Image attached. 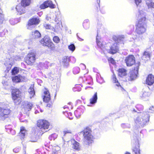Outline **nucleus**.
<instances>
[{
	"label": "nucleus",
	"instance_id": "obj_1",
	"mask_svg": "<svg viewBox=\"0 0 154 154\" xmlns=\"http://www.w3.org/2000/svg\"><path fill=\"white\" fill-rule=\"evenodd\" d=\"M140 13L138 15V22L136 25V32L138 34H142L146 30V13Z\"/></svg>",
	"mask_w": 154,
	"mask_h": 154
},
{
	"label": "nucleus",
	"instance_id": "obj_2",
	"mask_svg": "<svg viewBox=\"0 0 154 154\" xmlns=\"http://www.w3.org/2000/svg\"><path fill=\"white\" fill-rule=\"evenodd\" d=\"M124 35L114 36L113 37V39L115 41L114 43L110 48L109 52L112 54H114L117 52L119 51V44H124L123 39Z\"/></svg>",
	"mask_w": 154,
	"mask_h": 154
},
{
	"label": "nucleus",
	"instance_id": "obj_3",
	"mask_svg": "<svg viewBox=\"0 0 154 154\" xmlns=\"http://www.w3.org/2000/svg\"><path fill=\"white\" fill-rule=\"evenodd\" d=\"M149 120V116L148 114H142L138 116L135 120L137 125L139 127H143Z\"/></svg>",
	"mask_w": 154,
	"mask_h": 154
},
{
	"label": "nucleus",
	"instance_id": "obj_4",
	"mask_svg": "<svg viewBox=\"0 0 154 154\" xmlns=\"http://www.w3.org/2000/svg\"><path fill=\"white\" fill-rule=\"evenodd\" d=\"M83 132L84 141L86 144L89 145L92 143L94 139L91 130L89 127H87L84 129Z\"/></svg>",
	"mask_w": 154,
	"mask_h": 154
},
{
	"label": "nucleus",
	"instance_id": "obj_5",
	"mask_svg": "<svg viewBox=\"0 0 154 154\" xmlns=\"http://www.w3.org/2000/svg\"><path fill=\"white\" fill-rule=\"evenodd\" d=\"M140 63L139 62H137L135 64L136 67L133 70L130 71L128 75L126 77V80L132 81L135 79L137 77V74L138 73V71L139 69V66L140 65Z\"/></svg>",
	"mask_w": 154,
	"mask_h": 154
},
{
	"label": "nucleus",
	"instance_id": "obj_6",
	"mask_svg": "<svg viewBox=\"0 0 154 154\" xmlns=\"http://www.w3.org/2000/svg\"><path fill=\"white\" fill-rule=\"evenodd\" d=\"M12 94V98L15 103L16 105L20 104L21 102V93L20 91L17 89L13 90Z\"/></svg>",
	"mask_w": 154,
	"mask_h": 154
},
{
	"label": "nucleus",
	"instance_id": "obj_7",
	"mask_svg": "<svg viewBox=\"0 0 154 154\" xmlns=\"http://www.w3.org/2000/svg\"><path fill=\"white\" fill-rule=\"evenodd\" d=\"M50 124L46 120H38L37 123V126L42 132H45L48 131Z\"/></svg>",
	"mask_w": 154,
	"mask_h": 154
},
{
	"label": "nucleus",
	"instance_id": "obj_8",
	"mask_svg": "<svg viewBox=\"0 0 154 154\" xmlns=\"http://www.w3.org/2000/svg\"><path fill=\"white\" fill-rule=\"evenodd\" d=\"M36 55V53L34 52H31L29 53L26 58V63L29 65H32L35 62Z\"/></svg>",
	"mask_w": 154,
	"mask_h": 154
},
{
	"label": "nucleus",
	"instance_id": "obj_9",
	"mask_svg": "<svg viewBox=\"0 0 154 154\" xmlns=\"http://www.w3.org/2000/svg\"><path fill=\"white\" fill-rule=\"evenodd\" d=\"M11 112V110L8 108L0 107V118L4 120L8 118Z\"/></svg>",
	"mask_w": 154,
	"mask_h": 154
},
{
	"label": "nucleus",
	"instance_id": "obj_10",
	"mask_svg": "<svg viewBox=\"0 0 154 154\" xmlns=\"http://www.w3.org/2000/svg\"><path fill=\"white\" fill-rule=\"evenodd\" d=\"M40 42L43 46H47L48 47L52 46V43L50 38L47 36H46L40 41Z\"/></svg>",
	"mask_w": 154,
	"mask_h": 154
},
{
	"label": "nucleus",
	"instance_id": "obj_11",
	"mask_svg": "<svg viewBox=\"0 0 154 154\" xmlns=\"http://www.w3.org/2000/svg\"><path fill=\"white\" fill-rule=\"evenodd\" d=\"M125 61L127 66H131L135 63V58L133 55H130L126 57Z\"/></svg>",
	"mask_w": 154,
	"mask_h": 154
},
{
	"label": "nucleus",
	"instance_id": "obj_12",
	"mask_svg": "<svg viewBox=\"0 0 154 154\" xmlns=\"http://www.w3.org/2000/svg\"><path fill=\"white\" fill-rule=\"evenodd\" d=\"M12 79L13 81L15 82H24L27 80V79L25 77L20 75H18L13 77Z\"/></svg>",
	"mask_w": 154,
	"mask_h": 154
},
{
	"label": "nucleus",
	"instance_id": "obj_13",
	"mask_svg": "<svg viewBox=\"0 0 154 154\" xmlns=\"http://www.w3.org/2000/svg\"><path fill=\"white\" fill-rule=\"evenodd\" d=\"M135 3L137 7L139 10V14L140 13H145L143 11L144 7L142 5L141 0H134Z\"/></svg>",
	"mask_w": 154,
	"mask_h": 154
},
{
	"label": "nucleus",
	"instance_id": "obj_14",
	"mask_svg": "<svg viewBox=\"0 0 154 154\" xmlns=\"http://www.w3.org/2000/svg\"><path fill=\"white\" fill-rule=\"evenodd\" d=\"M33 105L32 103L29 102H25L23 104V109L25 112H27L30 110L32 109Z\"/></svg>",
	"mask_w": 154,
	"mask_h": 154
},
{
	"label": "nucleus",
	"instance_id": "obj_15",
	"mask_svg": "<svg viewBox=\"0 0 154 154\" xmlns=\"http://www.w3.org/2000/svg\"><path fill=\"white\" fill-rule=\"evenodd\" d=\"M25 7L23 6L22 4H18L16 7V9L18 12V13L20 15L25 13Z\"/></svg>",
	"mask_w": 154,
	"mask_h": 154
},
{
	"label": "nucleus",
	"instance_id": "obj_16",
	"mask_svg": "<svg viewBox=\"0 0 154 154\" xmlns=\"http://www.w3.org/2000/svg\"><path fill=\"white\" fill-rule=\"evenodd\" d=\"M43 100L46 103H48L51 100L50 94L48 90L44 92Z\"/></svg>",
	"mask_w": 154,
	"mask_h": 154
},
{
	"label": "nucleus",
	"instance_id": "obj_17",
	"mask_svg": "<svg viewBox=\"0 0 154 154\" xmlns=\"http://www.w3.org/2000/svg\"><path fill=\"white\" fill-rule=\"evenodd\" d=\"M154 83V76L152 75H149L146 79V84L151 85Z\"/></svg>",
	"mask_w": 154,
	"mask_h": 154
},
{
	"label": "nucleus",
	"instance_id": "obj_18",
	"mask_svg": "<svg viewBox=\"0 0 154 154\" xmlns=\"http://www.w3.org/2000/svg\"><path fill=\"white\" fill-rule=\"evenodd\" d=\"M96 41L98 47L101 49L104 52H106V51L107 50L106 46L102 44V42L99 40L98 38V37H97V36L96 38Z\"/></svg>",
	"mask_w": 154,
	"mask_h": 154
},
{
	"label": "nucleus",
	"instance_id": "obj_19",
	"mask_svg": "<svg viewBox=\"0 0 154 154\" xmlns=\"http://www.w3.org/2000/svg\"><path fill=\"white\" fill-rule=\"evenodd\" d=\"M12 126L11 125H6L5 126V129L7 131L12 135H14L15 134V131L12 129Z\"/></svg>",
	"mask_w": 154,
	"mask_h": 154
},
{
	"label": "nucleus",
	"instance_id": "obj_20",
	"mask_svg": "<svg viewBox=\"0 0 154 154\" xmlns=\"http://www.w3.org/2000/svg\"><path fill=\"white\" fill-rule=\"evenodd\" d=\"M40 20L38 19L37 18H33L30 20L28 23V25L29 26L33 25H36L39 23Z\"/></svg>",
	"mask_w": 154,
	"mask_h": 154
},
{
	"label": "nucleus",
	"instance_id": "obj_21",
	"mask_svg": "<svg viewBox=\"0 0 154 154\" xmlns=\"http://www.w3.org/2000/svg\"><path fill=\"white\" fill-rule=\"evenodd\" d=\"M84 112V110L81 107L78 108L74 112V114L77 118H79Z\"/></svg>",
	"mask_w": 154,
	"mask_h": 154
},
{
	"label": "nucleus",
	"instance_id": "obj_22",
	"mask_svg": "<svg viewBox=\"0 0 154 154\" xmlns=\"http://www.w3.org/2000/svg\"><path fill=\"white\" fill-rule=\"evenodd\" d=\"M150 52L149 51H145L144 52L142 57V59L144 60H148L150 59Z\"/></svg>",
	"mask_w": 154,
	"mask_h": 154
},
{
	"label": "nucleus",
	"instance_id": "obj_23",
	"mask_svg": "<svg viewBox=\"0 0 154 154\" xmlns=\"http://www.w3.org/2000/svg\"><path fill=\"white\" fill-rule=\"evenodd\" d=\"M97 93L96 92L93 96L90 99V103L91 104H95L97 102Z\"/></svg>",
	"mask_w": 154,
	"mask_h": 154
},
{
	"label": "nucleus",
	"instance_id": "obj_24",
	"mask_svg": "<svg viewBox=\"0 0 154 154\" xmlns=\"http://www.w3.org/2000/svg\"><path fill=\"white\" fill-rule=\"evenodd\" d=\"M97 37H98V34L100 33H103L105 30V29L102 24H98L97 26Z\"/></svg>",
	"mask_w": 154,
	"mask_h": 154
},
{
	"label": "nucleus",
	"instance_id": "obj_25",
	"mask_svg": "<svg viewBox=\"0 0 154 154\" xmlns=\"http://www.w3.org/2000/svg\"><path fill=\"white\" fill-rule=\"evenodd\" d=\"M146 3L148 9L154 8V1L151 0H147Z\"/></svg>",
	"mask_w": 154,
	"mask_h": 154
},
{
	"label": "nucleus",
	"instance_id": "obj_26",
	"mask_svg": "<svg viewBox=\"0 0 154 154\" xmlns=\"http://www.w3.org/2000/svg\"><path fill=\"white\" fill-rule=\"evenodd\" d=\"M126 70L124 69H119L118 70L119 75L121 77H123L127 74Z\"/></svg>",
	"mask_w": 154,
	"mask_h": 154
},
{
	"label": "nucleus",
	"instance_id": "obj_27",
	"mask_svg": "<svg viewBox=\"0 0 154 154\" xmlns=\"http://www.w3.org/2000/svg\"><path fill=\"white\" fill-rule=\"evenodd\" d=\"M28 92L30 94V98H32L35 95V92L33 85H31L29 88Z\"/></svg>",
	"mask_w": 154,
	"mask_h": 154
},
{
	"label": "nucleus",
	"instance_id": "obj_28",
	"mask_svg": "<svg viewBox=\"0 0 154 154\" xmlns=\"http://www.w3.org/2000/svg\"><path fill=\"white\" fill-rule=\"evenodd\" d=\"M83 26L84 28L86 29H88L89 28L90 23L89 20L88 19L85 20L83 23Z\"/></svg>",
	"mask_w": 154,
	"mask_h": 154
},
{
	"label": "nucleus",
	"instance_id": "obj_29",
	"mask_svg": "<svg viewBox=\"0 0 154 154\" xmlns=\"http://www.w3.org/2000/svg\"><path fill=\"white\" fill-rule=\"evenodd\" d=\"M136 108L138 111H137L135 109H134L133 111L135 112H137L138 113L140 112V111H142L143 109V106L141 104L137 105L136 106Z\"/></svg>",
	"mask_w": 154,
	"mask_h": 154
},
{
	"label": "nucleus",
	"instance_id": "obj_30",
	"mask_svg": "<svg viewBox=\"0 0 154 154\" xmlns=\"http://www.w3.org/2000/svg\"><path fill=\"white\" fill-rule=\"evenodd\" d=\"M150 95V93L149 92L143 91L140 95V97L143 99H146V97H149Z\"/></svg>",
	"mask_w": 154,
	"mask_h": 154
},
{
	"label": "nucleus",
	"instance_id": "obj_31",
	"mask_svg": "<svg viewBox=\"0 0 154 154\" xmlns=\"http://www.w3.org/2000/svg\"><path fill=\"white\" fill-rule=\"evenodd\" d=\"M112 79L113 82L115 83H116V86H117L118 87H120V88H121V89H123V88L122 87L121 85L119 83L117 80L116 79V75L114 74H113L112 75Z\"/></svg>",
	"mask_w": 154,
	"mask_h": 154
},
{
	"label": "nucleus",
	"instance_id": "obj_32",
	"mask_svg": "<svg viewBox=\"0 0 154 154\" xmlns=\"http://www.w3.org/2000/svg\"><path fill=\"white\" fill-rule=\"evenodd\" d=\"M46 2L47 5V7H49L52 9L54 8H56L55 5L53 4L51 1L47 0Z\"/></svg>",
	"mask_w": 154,
	"mask_h": 154
},
{
	"label": "nucleus",
	"instance_id": "obj_33",
	"mask_svg": "<svg viewBox=\"0 0 154 154\" xmlns=\"http://www.w3.org/2000/svg\"><path fill=\"white\" fill-rule=\"evenodd\" d=\"M30 2V0H22L21 4L25 7L29 5Z\"/></svg>",
	"mask_w": 154,
	"mask_h": 154
},
{
	"label": "nucleus",
	"instance_id": "obj_34",
	"mask_svg": "<svg viewBox=\"0 0 154 154\" xmlns=\"http://www.w3.org/2000/svg\"><path fill=\"white\" fill-rule=\"evenodd\" d=\"M32 35L34 38H38L41 37L40 33L37 30H35L34 32H32Z\"/></svg>",
	"mask_w": 154,
	"mask_h": 154
},
{
	"label": "nucleus",
	"instance_id": "obj_35",
	"mask_svg": "<svg viewBox=\"0 0 154 154\" xmlns=\"http://www.w3.org/2000/svg\"><path fill=\"white\" fill-rule=\"evenodd\" d=\"M60 148L58 146H57L53 149L52 154H59L60 153Z\"/></svg>",
	"mask_w": 154,
	"mask_h": 154
},
{
	"label": "nucleus",
	"instance_id": "obj_36",
	"mask_svg": "<svg viewBox=\"0 0 154 154\" xmlns=\"http://www.w3.org/2000/svg\"><path fill=\"white\" fill-rule=\"evenodd\" d=\"M75 142L73 144L72 148L75 150H78L79 149V145L78 142L73 140Z\"/></svg>",
	"mask_w": 154,
	"mask_h": 154
},
{
	"label": "nucleus",
	"instance_id": "obj_37",
	"mask_svg": "<svg viewBox=\"0 0 154 154\" xmlns=\"http://www.w3.org/2000/svg\"><path fill=\"white\" fill-rule=\"evenodd\" d=\"M140 150L138 145L134 148L133 149V151L134 153V154H140Z\"/></svg>",
	"mask_w": 154,
	"mask_h": 154
},
{
	"label": "nucleus",
	"instance_id": "obj_38",
	"mask_svg": "<svg viewBox=\"0 0 154 154\" xmlns=\"http://www.w3.org/2000/svg\"><path fill=\"white\" fill-rule=\"evenodd\" d=\"M69 60L67 57H65L63 58L62 62L64 63V65L67 66L69 65Z\"/></svg>",
	"mask_w": 154,
	"mask_h": 154
},
{
	"label": "nucleus",
	"instance_id": "obj_39",
	"mask_svg": "<svg viewBox=\"0 0 154 154\" xmlns=\"http://www.w3.org/2000/svg\"><path fill=\"white\" fill-rule=\"evenodd\" d=\"M2 83L5 86V88L6 89L9 88L10 87V83L8 82L3 81Z\"/></svg>",
	"mask_w": 154,
	"mask_h": 154
},
{
	"label": "nucleus",
	"instance_id": "obj_40",
	"mask_svg": "<svg viewBox=\"0 0 154 154\" xmlns=\"http://www.w3.org/2000/svg\"><path fill=\"white\" fill-rule=\"evenodd\" d=\"M26 132L25 128L23 127L20 128V132L21 133V136L23 137V138L25 136Z\"/></svg>",
	"mask_w": 154,
	"mask_h": 154
},
{
	"label": "nucleus",
	"instance_id": "obj_41",
	"mask_svg": "<svg viewBox=\"0 0 154 154\" xmlns=\"http://www.w3.org/2000/svg\"><path fill=\"white\" fill-rule=\"evenodd\" d=\"M80 71V68L78 67H75L73 69V72L74 74H78L79 72Z\"/></svg>",
	"mask_w": 154,
	"mask_h": 154
},
{
	"label": "nucleus",
	"instance_id": "obj_42",
	"mask_svg": "<svg viewBox=\"0 0 154 154\" xmlns=\"http://www.w3.org/2000/svg\"><path fill=\"white\" fill-rule=\"evenodd\" d=\"M57 135L55 133H54L50 135L48 138L50 140H54L57 137Z\"/></svg>",
	"mask_w": 154,
	"mask_h": 154
},
{
	"label": "nucleus",
	"instance_id": "obj_43",
	"mask_svg": "<svg viewBox=\"0 0 154 154\" xmlns=\"http://www.w3.org/2000/svg\"><path fill=\"white\" fill-rule=\"evenodd\" d=\"M63 137H62V138L63 140H64V138H65V137L66 135L67 134H71L72 131L70 130H64L63 132Z\"/></svg>",
	"mask_w": 154,
	"mask_h": 154
},
{
	"label": "nucleus",
	"instance_id": "obj_44",
	"mask_svg": "<svg viewBox=\"0 0 154 154\" xmlns=\"http://www.w3.org/2000/svg\"><path fill=\"white\" fill-rule=\"evenodd\" d=\"M60 17V14L59 12L55 14V22H57L59 21V17Z\"/></svg>",
	"mask_w": 154,
	"mask_h": 154
},
{
	"label": "nucleus",
	"instance_id": "obj_45",
	"mask_svg": "<svg viewBox=\"0 0 154 154\" xmlns=\"http://www.w3.org/2000/svg\"><path fill=\"white\" fill-rule=\"evenodd\" d=\"M19 71V69L17 67H14L12 71V74L15 75L18 73Z\"/></svg>",
	"mask_w": 154,
	"mask_h": 154
},
{
	"label": "nucleus",
	"instance_id": "obj_46",
	"mask_svg": "<svg viewBox=\"0 0 154 154\" xmlns=\"http://www.w3.org/2000/svg\"><path fill=\"white\" fill-rule=\"evenodd\" d=\"M40 8L41 9H44L48 8L46 1L40 5Z\"/></svg>",
	"mask_w": 154,
	"mask_h": 154
},
{
	"label": "nucleus",
	"instance_id": "obj_47",
	"mask_svg": "<svg viewBox=\"0 0 154 154\" xmlns=\"http://www.w3.org/2000/svg\"><path fill=\"white\" fill-rule=\"evenodd\" d=\"M75 47L74 44H71L68 46V48L72 51H74L75 49Z\"/></svg>",
	"mask_w": 154,
	"mask_h": 154
},
{
	"label": "nucleus",
	"instance_id": "obj_48",
	"mask_svg": "<svg viewBox=\"0 0 154 154\" xmlns=\"http://www.w3.org/2000/svg\"><path fill=\"white\" fill-rule=\"evenodd\" d=\"M17 19H11L9 20L10 23L12 25H14L17 23Z\"/></svg>",
	"mask_w": 154,
	"mask_h": 154
},
{
	"label": "nucleus",
	"instance_id": "obj_49",
	"mask_svg": "<svg viewBox=\"0 0 154 154\" xmlns=\"http://www.w3.org/2000/svg\"><path fill=\"white\" fill-rule=\"evenodd\" d=\"M53 41L56 43H58L60 42V38L57 36H54L53 38Z\"/></svg>",
	"mask_w": 154,
	"mask_h": 154
},
{
	"label": "nucleus",
	"instance_id": "obj_50",
	"mask_svg": "<svg viewBox=\"0 0 154 154\" xmlns=\"http://www.w3.org/2000/svg\"><path fill=\"white\" fill-rule=\"evenodd\" d=\"M121 127L123 128H130V125L128 124H122Z\"/></svg>",
	"mask_w": 154,
	"mask_h": 154
},
{
	"label": "nucleus",
	"instance_id": "obj_51",
	"mask_svg": "<svg viewBox=\"0 0 154 154\" xmlns=\"http://www.w3.org/2000/svg\"><path fill=\"white\" fill-rule=\"evenodd\" d=\"M4 19V15L0 13V24L3 23Z\"/></svg>",
	"mask_w": 154,
	"mask_h": 154
},
{
	"label": "nucleus",
	"instance_id": "obj_52",
	"mask_svg": "<svg viewBox=\"0 0 154 154\" xmlns=\"http://www.w3.org/2000/svg\"><path fill=\"white\" fill-rule=\"evenodd\" d=\"M12 66V64L11 63H9L8 64L6 65V66L7 70H9L11 68Z\"/></svg>",
	"mask_w": 154,
	"mask_h": 154
},
{
	"label": "nucleus",
	"instance_id": "obj_53",
	"mask_svg": "<svg viewBox=\"0 0 154 154\" xmlns=\"http://www.w3.org/2000/svg\"><path fill=\"white\" fill-rule=\"evenodd\" d=\"M44 26L47 29H49L51 28V26L50 24L47 23L44 24Z\"/></svg>",
	"mask_w": 154,
	"mask_h": 154
},
{
	"label": "nucleus",
	"instance_id": "obj_54",
	"mask_svg": "<svg viewBox=\"0 0 154 154\" xmlns=\"http://www.w3.org/2000/svg\"><path fill=\"white\" fill-rule=\"evenodd\" d=\"M44 64L43 63H40L38 65V67L39 68V69H43L45 67Z\"/></svg>",
	"mask_w": 154,
	"mask_h": 154
},
{
	"label": "nucleus",
	"instance_id": "obj_55",
	"mask_svg": "<svg viewBox=\"0 0 154 154\" xmlns=\"http://www.w3.org/2000/svg\"><path fill=\"white\" fill-rule=\"evenodd\" d=\"M7 30H6L5 31H4L1 32H0V37H4L5 35L6 32H7Z\"/></svg>",
	"mask_w": 154,
	"mask_h": 154
},
{
	"label": "nucleus",
	"instance_id": "obj_56",
	"mask_svg": "<svg viewBox=\"0 0 154 154\" xmlns=\"http://www.w3.org/2000/svg\"><path fill=\"white\" fill-rule=\"evenodd\" d=\"M130 27H131V29H130V31L128 32H127V33L129 34H130L132 32H133V30H134V26L133 25H131V26Z\"/></svg>",
	"mask_w": 154,
	"mask_h": 154
},
{
	"label": "nucleus",
	"instance_id": "obj_57",
	"mask_svg": "<svg viewBox=\"0 0 154 154\" xmlns=\"http://www.w3.org/2000/svg\"><path fill=\"white\" fill-rule=\"evenodd\" d=\"M55 27L56 28L59 29L60 28V23L59 22L55 26Z\"/></svg>",
	"mask_w": 154,
	"mask_h": 154
},
{
	"label": "nucleus",
	"instance_id": "obj_58",
	"mask_svg": "<svg viewBox=\"0 0 154 154\" xmlns=\"http://www.w3.org/2000/svg\"><path fill=\"white\" fill-rule=\"evenodd\" d=\"M69 59L72 61L73 63H75L76 61V59L73 57H71L69 58Z\"/></svg>",
	"mask_w": 154,
	"mask_h": 154
},
{
	"label": "nucleus",
	"instance_id": "obj_59",
	"mask_svg": "<svg viewBox=\"0 0 154 154\" xmlns=\"http://www.w3.org/2000/svg\"><path fill=\"white\" fill-rule=\"evenodd\" d=\"M80 66L82 68V69L83 70L85 69H86L85 65L83 63H81L80 65Z\"/></svg>",
	"mask_w": 154,
	"mask_h": 154
},
{
	"label": "nucleus",
	"instance_id": "obj_60",
	"mask_svg": "<svg viewBox=\"0 0 154 154\" xmlns=\"http://www.w3.org/2000/svg\"><path fill=\"white\" fill-rule=\"evenodd\" d=\"M51 19L50 16V14H48L46 15V19L47 20H50Z\"/></svg>",
	"mask_w": 154,
	"mask_h": 154
},
{
	"label": "nucleus",
	"instance_id": "obj_61",
	"mask_svg": "<svg viewBox=\"0 0 154 154\" xmlns=\"http://www.w3.org/2000/svg\"><path fill=\"white\" fill-rule=\"evenodd\" d=\"M76 36H77V38H78V39L79 40V41H83L84 40L83 39L80 38L79 37V36L78 35V33H77V34Z\"/></svg>",
	"mask_w": 154,
	"mask_h": 154
},
{
	"label": "nucleus",
	"instance_id": "obj_62",
	"mask_svg": "<svg viewBox=\"0 0 154 154\" xmlns=\"http://www.w3.org/2000/svg\"><path fill=\"white\" fill-rule=\"evenodd\" d=\"M68 115L69 117H68L71 120V119H73L72 117L71 116V117H70L69 116H72V113L70 112H69V113H68Z\"/></svg>",
	"mask_w": 154,
	"mask_h": 154
},
{
	"label": "nucleus",
	"instance_id": "obj_63",
	"mask_svg": "<svg viewBox=\"0 0 154 154\" xmlns=\"http://www.w3.org/2000/svg\"><path fill=\"white\" fill-rule=\"evenodd\" d=\"M52 106V103L51 102L47 104L46 105V106L49 107H51Z\"/></svg>",
	"mask_w": 154,
	"mask_h": 154
},
{
	"label": "nucleus",
	"instance_id": "obj_64",
	"mask_svg": "<svg viewBox=\"0 0 154 154\" xmlns=\"http://www.w3.org/2000/svg\"><path fill=\"white\" fill-rule=\"evenodd\" d=\"M103 14H105V11H104L102 9L100 11Z\"/></svg>",
	"mask_w": 154,
	"mask_h": 154
}]
</instances>
